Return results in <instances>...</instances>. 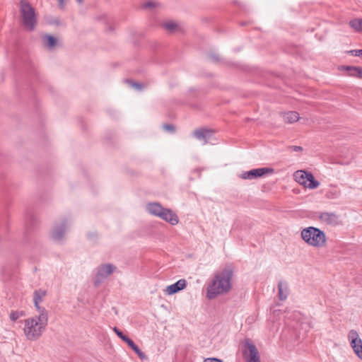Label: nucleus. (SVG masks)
Instances as JSON below:
<instances>
[{
	"instance_id": "obj_24",
	"label": "nucleus",
	"mask_w": 362,
	"mask_h": 362,
	"mask_svg": "<svg viewBox=\"0 0 362 362\" xmlns=\"http://www.w3.org/2000/svg\"><path fill=\"white\" fill-rule=\"evenodd\" d=\"M111 273H97L95 276L94 284L95 286H100Z\"/></svg>"
},
{
	"instance_id": "obj_35",
	"label": "nucleus",
	"mask_w": 362,
	"mask_h": 362,
	"mask_svg": "<svg viewBox=\"0 0 362 362\" xmlns=\"http://www.w3.org/2000/svg\"><path fill=\"white\" fill-rule=\"evenodd\" d=\"M211 59H212V60H214V61H216V60H218V57H215V56H214V55H211Z\"/></svg>"
},
{
	"instance_id": "obj_36",
	"label": "nucleus",
	"mask_w": 362,
	"mask_h": 362,
	"mask_svg": "<svg viewBox=\"0 0 362 362\" xmlns=\"http://www.w3.org/2000/svg\"><path fill=\"white\" fill-rule=\"evenodd\" d=\"M294 149L295 151H300L302 149V148L300 146H295Z\"/></svg>"
},
{
	"instance_id": "obj_11",
	"label": "nucleus",
	"mask_w": 362,
	"mask_h": 362,
	"mask_svg": "<svg viewBox=\"0 0 362 362\" xmlns=\"http://www.w3.org/2000/svg\"><path fill=\"white\" fill-rule=\"evenodd\" d=\"M186 286V280L184 279H181L175 284L168 286L165 289V293L168 295H173L185 288Z\"/></svg>"
},
{
	"instance_id": "obj_1",
	"label": "nucleus",
	"mask_w": 362,
	"mask_h": 362,
	"mask_svg": "<svg viewBox=\"0 0 362 362\" xmlns=\"http://www.w3.org/2000/svg\"><path fill=\"white\" fill-rule=\"evenodd\" d=\"M233 273H216L209 279L203 288L205 297L209 300H215L230 293L232 289Z\"/></svg>"
},
{
	"instance_id": "obj_8",
	"label": "nucleus",
	"mask_w": 362,
	"mask_h": 362,
	"mask_svg": "<svg viewBox=\"0 0 362 362\" xmlns=\"http://www.w3.org/2000/svg\"><path fill=\"white\" fill-rule=\"evenodd\" d=\"M68 226L67 220H64L61 223L55 224L51 232L52 238L54 241L62 240L66 234Z\"/></svg>"
},
{
	"instance_id": "obj_6",
	"label": "nucleus",
	"mask_w": 362,
	"mask_h": 362,
	"mask_svg": "<svg viewBox=\"0 0 362 362\" xmlns=\"http://www.w3.org/2000/svg\"><path fill=\"white\" fill-rule=\"evenodd\" d=\"M244 347L247 349L243 351L247 362H260L258 350L254 344L247 339Z\"/></svg>"
},
{
	"instance_id": "obj_37",
	"label": "nucleus",
	"mask_w": 362,
	"mask_h": 362,
	"mask_svg": "<svg viewBox=\"0 0 362 362\" xmlns=\"http://www.w3.org/2000/svg\"><path fill=\"white\" fill-rule=\"evenodd\" d=\"M224 272H232V269H226Z\"/></svg>"
},
{
	"instance_id": "obj_20",
	"label": "nucleus",
	"mask_w": 362,
	"mask_h": 362,
	"mask_svg": "<svg viewBox=\"0 0 362 362\" xmlns=\"http://www.w3.org/2000/svg\"><path fill=\"white\" fill-rule=\"evenodd\" d=\"M307 184L305 187L308 189H316L319 187L320 182L315 180L314 176L312 173H308V177H307Z\"/></svg>"
},
{
	"instance_id": "obj_14",
	"label": "nucleus",
	"mask_w": 362,
	"mask_h": 362,
	"mask_svg": "<svg viewBox=\"0 0 362 362\" xmlns=\"http://www.w3.org/2000/svg\"><path fill=\"white\" fill-rule=\"evenodd\" d=\"M289 294L288 284L280 281L278 284V296L281 300H285Z\"/></svg>"
},
{
	"instance_id": "obj_30",
	"label": "nucleus",
	"mask_w": 362,
	"mask_h": 362,
	"mask_svg": "<svg viewBox=\"0 0 362 362\" xmlns=\"http://www.w3.org/2000/svg\"><path fill=\"white\" fill-rule=\"evenodd\" d=\"M350 53L354 56L360 57L362 56V49H353Z\"/></svg>"
},
{
	"instance_id": "obj_23",
	"label": "nucleus",
	"mask_w": 362,
	"mask_h": 362,
	"mask_svg": "<svg viewBox=\"0 0 362 362\" xmlns=\"http://www.w3.org/2000/svg\"><path fill=\"white\" fill-rule=\"evenodd\" d=\"M349 25L355 31L362 33V18L351 20Z\"/></svg>"
},
{
	"instance_id": "obj_29",
	"label": "nucleus",
	"mask_w": 362,
	"mask_h": 362,
	"mask_svg": "<svg viewBox=\"0 0 362 362\" xmlns=\"http://www.w3.org/2000/svg\"><path fill=\"white\" fill-rule=\"evenodd\" d=\"M127 83L135 89L141 90L142 88V85L141 83H135L132 81H127Z\"/></svg>"
},
{
	"instance_id": "obj_25",
	"label": "nucleus",
	"mask_w": 362,
	"mask_h": 362,
	"mask_svg": "<svg viewBox=\"0 0 362 362\" xmlns=\"http://www.w3.org/2000/svg\"><path fill=\"white\" fill-rule=\"evenodd\" d=\"M115 269L116 267L113 264L108 263L100 265L98 269V272H114Z\"/></svg>"
},
{
	"instance_id": "obj_28",
	"label": "nucleus",
	"mask_w": 362,
	"mask_h": 362,
	"mask_svg": "<svg viewBox=\"0 0 362 362\" xmlns=\"http://www.w3.org/2000/svg\"><path fill=\"white\" fill-rule=\"evenodd\" d=\"M156 4H157L156 2H155V1H148L144 3L142 5V7L144 8L151 9L152 8L156 7Z\"/></svg>"
},
{
	"instance_id": "obj_32",
	"label": "nucleus",
	"mask_w": 362,
	"mask_h": 362,
	"mask_svg": "<svg viewBox=\"0 0 362 362\" xmlns=\"http://www.w3.org/2000/svg\"><path fill=\"white\" fill-rule=\"evenodd\" d=\"M203 362H223L221 359L216 358H208L204 360Z\"/></svg>"
},
{
	"instance_id": "obj_21",
	"label": "nucleus",
	"mask_w": 362,
	"mask_h": 362,
	"mask_svg": "<svg viewBox=\"0 0 362 362\" xmlns=\"http://www.w3.org/2000/svg\"><path fill=\"white\" fill-rule=\"evenodd\" d=\"M347 71L351 76L362 78V68L358 66H348Z\"/></svg>"
},
{
	"instance_id": "obj_16",
	"label": "nucleus",
	"mask_w": 362,
	"mask_h": 362,
	"mask_svg": "<svg viewBox=\"0 0 362 362\" xmlns=\"http://www.w3.org/2000/svg\"><path fill=\"white\" fill-rule=\"evenodd\" d=\"M283 119L285 122L291 124L300 119L299 114L296 111H289L283 113Z\"/></svg>"
},
{
	"instance_id": "obj_18",
	"label": "nucleus",
	"mask_w": 362,
	"mask_h": 362,
	"mask_svg": "<svg viewBox=\"0 0 362 362\" xmlns=\"http://www.w3.org/2000/svg\"><path fill=\"white\" fill-rule=\"evenodd\" d=\"M46 295H47V291L45 290H43L41 288L35 290L33 293L34 305L40 304L42 301L44 297Z\"/></svg>"
},
{
	"instance_id": "obj_19",
	"label": "nucleus",
	"mask_w": 362,
	"mask_h": 362,
	"mask_svg": "<svg viewBox=\"0 0 362 362\" xmlns=\"http://www.w3.org/2000/svg\"><path fill=\"white\" fill-rule=\"evenodd\" d=\"M42 40L45 46L49 49H52L57 45V39L52 35H45Z\"/></svg>"
},
{
	"instance_id": "obj_7",
	"label": "nucleus",
	"mask_w": 362,
	"mask_h": 362,
	"mask_svg": "<svg viewBox=\"0 0 362 362\" xmlns=\"http://www.w3.org/2000/svg\"><path fill=\"white\" fill-rule=\"evenodd\" d=\"M348 338L354 353L359 358L362 359V340L360 339L358 332L354 329L350 330Z\"/></svg>"
},
{
	"instance_id": "obj_9",
	"label": "nucleus",
	"mask_w": 362,
	"mask_h": 362,
	"mask_svg": "<svg viewBox=\"0 0 362 362\" xmlns=\"http://www.w3.org/2000/svg\"><path fill=\"white\" fill-rule=\"evenodd\" d=\"M273 171V169L268 168H256L244 172L240 175L239 177L245 180H254L260 177L267 173H272Z\"/></svg>"
},
{
	"instance_id": "obj_26",
	"label": "nucleus",
	"mask_w": 362,
	"mask_h": 362,
	"mask_svg": "<svg viewBox=\"0 0 362 362\" xmlns=\"http://www.w3.org/2000/svg\"><path fill=\"white\" fill-rule=\"evenodd\" d=\"M25 313L24 311L21 310V311H18V310H16V311H12L10 314V319L12 320V321H16L17 320L18 318H20L21 317H23V316H25Z\"/></svg>"
},
{
	"instance_id": "obj_4",
	"label": "nucleus",
	"mask_w": 362,
	"mask_h": 362,
	"mask_svg": "<svg viewBox=\"0 0 362 362\" xmlns=\"http://www.w3.org/2000/svg\"><path fill=\"white\" fill-rule=\"evenodd\" d=\"M20 14L23 26L28 30H33L37 23L35 8L27 0L20 1Z\"/></svg>"
},
{
	"instance_id": "obj_15",
	"label": "nucleus",
	"mask_w": 362,
	"mask_h": 362,
	"mask_svg": "<svg viewBox=\"0 0 362 362\" xmlns=\"http://www.w3.org/2000/svg\"><path fill=\"white\" fill-rule=\"evenodd\" d=\"M308 173L304 170H297L293 174L294 180L298 182L300 185L305 187L307 184V177H308Z\"/></svg>"
},
{
	"instance_id": "obj_2",
	"label": "nucleus",
	"mask_w": 362,
	"mask_h": 362,
	"mask_svg": "<svg viewBox=\"0 0 362 362\" xmlns=\"http://www.w3.org/2000/svg\"><path fill=\"white\" fill-rule=\"evenodd\" d=\"M300 236L308 245L314 247H323L327 243V238L324 231L313 226L303 228L300 232Z\"/></svg>"
},
{
	"instance_id": "obj_38",
	"label": "nucleus",
	"mask_w": 362,
	"mask_h": 362,
	"mask_svg": "<svg viewBox=\"0 0 362 362\" xmlns=\"http://www.w3.org/2000/svg\"><path fill=\"white\" fill-rule=\"evenodd\" d=\"M76 1L78 3V4H81L83 2V0H76Z\"/></svg>"
},
{
	"instance_id": "obj_5",
	"label": "nucleus",
	"mask_w": 362,
	"mask_h": 362,
	"mask_svg": "<svg viewBox=\"0 0 362 362\" xmlns=\"http://www.w3.org/2000/svg\"><path fill=\"white\" fill-rule=\"evenodd\" d=\"M40 322L35 317L25 320L24 333L28 340H36L42 335L47 325L42 326Z\"/></svg>"
},
{
	"instance_id": "obj_12",
	"label": "nucleus",
	"mask_w": 362,
	"mask_h": 362,
	"mask_svg": "<svg viewBox=\"0 0 362 362\" xmlns=\"http://www.w3.org/2000/svg\"><path fill=\"white\" fill-rule=\"evenodd\" d=\"M194 136L200 141H204V144L211 138L214 134V131L210 129H199L193 132Z\"/></svg>"
},
{
	"instance_id": "obj_31",
	"label": "nucleus",
	"mask_w": 362,
	"mask_h": 362,
	"mask_svg": "<svg viewBox=\"0 0 362 362\" xmlns=\"http://www.w3.org/2000/svg\"><path fill=\"white\" fill-rule=\"evenodd\" d=\"M163 129L168 131V132H174L175 127L172 124H164L163 126Z\"/></svg>"
},
{
	"instance_id": "obj_33",
	"label": "nucleus",
	"mask_w": 362,
	"mask_h": 362,
	"mask_svg": "<svg viewBox=\"0 0 362 362\" xmlns=\"http://www.w3.org/2000/svg\"><path fill=\"white\" fill-rule=\"evenodd\" d=\"M339 196V192L335 191L334 192H329L327 194L329 198H337Z\"/></svg>"
},
{
	"instance_id": "obj_13",
	"label": "nucleus",
	"mask_w": 362,
	"mask_h": 362,
	"mask_svg": "<svg viewBox=\"0 0 362 362\" xmlns=\"http://www.w3.org/2000/svg\"><path fill=\"white\" fill-rule=\"evenodd\" d=\"M36 310L38 313L37 318L40 322V324L43 325H47L48 321V313L46 309L44 307L40 305V304L34 305Z\"/></svg>"
},
{
	"instance_id": "obj_17",
	"label": "nucleus",
	"mask_w": 362,
	"mask_h": 362,
	"mask_svg": "<svg viewBox=\"0 0 362 362\" xmlns=\"http://www.w3.org/2000/svg\"><path fill=\"white\" fill-rule=\"evenodd\" d=\"M132 349L134 351V352L138 355V356L141 359H146L147 356L146 354L141 351V350L139 348V346L132 340L130 338L126 340L125 341Z\"/></svg>"
},
{
	"instance_id": "obj_34",
	"label": "nucleus",
	"mask_w": 362,
	"mask_h": 362,
	"mask_svg": "<svg viewBox=\"0 0 362 362\" xmlns=\"http://www.w3.org/2000/svg\"><path fill=\"white\" fill-rule=\"evenodd\" d=\"M64 0H59V6L62 8L63 7V5H64Z\"/></svg>"
},
{
	"instance_id": "obj_3",
	"label": "nucleus",
	"mask_w": 362,
	"mask_h": 362,
	"mask_svg": "<svg viewBox=\"0 0 362 362\" xmlns=\"http://www.w3.org/2000/svg\"><path fill=\"white\" fill-rule=\"evenodd\" d=\"M145 208L151 215L159 217L171 225H176L179 221L177 216L171 209L163 208L158 202H149Z\"/></svg>"
},
{
	"instance_id": "obj_27",
	"label": "nucleus",
	"mask_w": 362,
	"mask_h": 362,
	"mask_svg": "<svg viewBox=\"0 0 362 362\" xmlns=\"http://www.w3.org/2000/svg\"><path fill=\"white\" fill-rule=\"evenodd\" d=\"M113 331L124 342L126 341L127 339H128L129 338L127 336H126L125 334H124L123 332L116 327H115L113 328Z\"/></svg>"
},
{
	"instance_id": "obj_10",
	"label": "nucleus",
	"mask_w": 362,
	"mask_h": 362,
	"mask_svg": "<svg viewBox=\"0 0 362 362\" xmlns=\"http://www.w3.org/2000/svg\"><path fill=\"white\" fill-rule=\"evenodd\" d=\"M319 218L321 222L327 225L337 226L341 224L339 216L334 212H322L319 215Z\"/></svg>"
},
{
	"instance_id": "obj_22",
	"label": "nucleus",
	"mask_w": 362,
	"mask_h": 362,
	"mask_svg": "<svg viewBox=\"0 0 362 362\" xmlns=\"http://www.w3.org/2000/svg\"><path fill=\"white\" fill-rule=\"evenodd\" d=\"M163 26L169 33H175L179 29L178 25L174 21L164 22Z\"/></svg>"
}]
</instances>
